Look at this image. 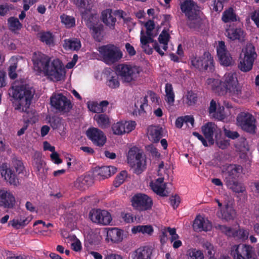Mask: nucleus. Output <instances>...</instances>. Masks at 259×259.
I'll list each match as a JSON object with an SVG mask.
<instances>
[{"mask_svg":"<svg viewBox=\"0 0 259 259\" xmlns=\"http://www.w3.org/2000/svg\"><path fill=\"white\" fill-rule=\"evenodd\" d=\"M0 171L2 176L11 185L17 186L19 184L18 180L15 174L8 167L6 163L2 164L0 167Z\"/></svg>","mask_w":259,"mask_h":259,"instance_id":"obj_19","label":"nucleus"},{"mask_svg":"<svg viewBox=\"0 0 259 259\" xmlns=\"http://www.w3.org/2000/svg\"><path fill=\"white\" fill-rule=\"evenodd\" d=\"M12 166L15 169L16 172L20 174L23 172L24 169L23 163L21 160L17 158H13L12 161Z\"/></svg>","mask_w":259,"mask_h":259,"instance_id":"obj_52","label":"nucleus"},{"mask_svg":"<svg viewBox=\"0 0 259 259\" xmlns=\"http://www.w3.org/2000/svg\"><path fill=\"white\" fill-rule=\"evenodd\" d=\"M223 88L226 93L233 99L239 98L242 95V87L238 82L235 73L229 72L224 75Z\"/></svg>","mask_w":259,"mask_h":259,"instance_id":"obj_5","label":"nucleus"},{"mask_svg":"<svg viewBox=\"0 0 259 259\" xmlns=\"http://www.w3.org/2000/svg\"><path fill=\"white\" fill-rule=\"evenodd\" d=\"M107 240L111 241L117 243L122 240V232L120 230L113 228L109 229L107 231Z\"/></svg>","mask_w":259,"mask_h":259,"instance_id":"obj_31","label":"nucleus"},{"mask_svg":"<svg viewBox=\"0 0 259 259\" xmlns=\"http://www.w3.org/2000/svg\"><path fill=\"white\" fill-rule=\"evenodd\" d=\"M243 168L240 165H230L228 166L227 171L225 173V182L236 180V178L242 172Z\"/></svg>","mask_w":259,"mask_h":259,"instance_id":"obj_23","label":"nucleus"},{"mask_svg":"<svg viewBox=\"0 0 259 259\" xmlns=\"http://www.w3.org/2000/svg\"><path fill=\"white\" fill-rule=\"evenodd\" d=\"M203 248L205 249L206 254L209 257H213L215 254L213 246L209 242H206L203 244Z\"/></svg>","mask_w":259,"mask_h":259,"instance_id":"obj_59","label":"nucleus"},{"mask_svg":"<svg viewBox=\"0 0 259 259\" xmlns=\"http://www.w3.org/2000/svg\"><path fill=\"white\" fill-rule=\"evenodd\" d=\"M231 255L234 259H255L256 254L253 247L245 244L233 245Z\"/></svg>","mask_w":259,"mask_h":259,"instance_id":"obj_7","label":"nucleus"},{"mask_svg":"<svg viewBox=\"0 0 259 259\" xmlns=\"http://www.w3.org/2000/svg\"><path fill=\"white\" fill-rule=\"evenodd\" d=\"M88 27L92 31L91 34L94 39L98 42H101L104 37V26L101 24H88Z\"/></svg>","mask_w":259,"mask_h":259,"instance_id":"obj_25","label":"nucleus"},{"mask_svg":"<svg viewBox=\"0 0 259 259\" xmlns=\"http://www.w3.org/2000/svg\"><path fill=\"white\" fill-rule=\"evenodd\" d=\"M222 20L225 23L236 21V16L232 8H230L224 12Z\"/></svg>","mask_w":259,"mask_h":259,"instance_id":"obj_46","label":"nucleus"},{"mask_svg":"<svg viewBox=\"0 0 259 259\" xmlns=\"http://www.w3.org/2000/svg\"><path fill=\"white\" fill-rule=\"evenodd\" d=\"M218 215L223 220L229 221L233 220L236 215L235 210L233 207L228 204H226L225 207L218 213Z\"/></svg>","mask_w":259,"mask_h":259,"instance_id":"obj_30","label":"nucleus"},{"mask_svg":"<svg viewBox=\"0 0 259 259\" xmlns=\"http://www.w3.org/2000/svg\"><path fill=\"white\" fill-rule=\"evenodd\" d=\"M15 82L12 85L13 97L15 100V109L27 112L35 94V90L27 84L19 85Z\"/></svg>","mask_w":259,"mask_h":259,"instance_id":"obj_1","label":"nucleus"},{"mask_svg":"<svg viewBox=\"0 0 259 259\" xmlns=\"http://www.w3.org/2000/svg\"><path fill=\"white\" fill-rule=\"evenodd\" d=\"M94 119L97 122L99 127L102 128H107L110 124V119L108 116L105 114H96Z\"/></svg>","mask_w":259,"mask_h":259,"instance_id":"obj_34","label":"nucleus"},{"mask_svg":"<svg viewBox=\"0 0 259 259\" xmlns=\"http://www.w3.org/2000/svg\"><path fill=\"white\" fill-rule=\"evenodd\" d=\"M152 250L148 246L140 247L132 253L133 259H151Z\"/></svg>","mask_w":259,"mask_h":259,"instance_id":"obj_27","label":"nucleus"},{"mask_svg":"<svg viewBox=\"0 0 259 259\" xmlns=\"http://www.w3.org/2000/svg\"><path fill=\"white\" fill-rule=\"evenodd\" d=\"M88 138L93 144L99 147H102L106 142V137L100 130L96 127L89 128L86 132Z\"/></svg>","mask_w":259,"mask_h":259,"instance_id":"obj_15","label":"nucleus"},{"mask_svg":"<svg viewBox=\"0 0 259 259\" xmlns=\"http://www.w3.org/2000/svg\"><path fill=\"white\" fill-rule=\"evenodd\" d=\"M211 227V223L200 215L196 217L193 224V229L197 232L209 231Z\"/></svg>","mask_w":259,"mask_h":259,"instance_id":"obj_20","label":"nucleus"},{"mask_svg":"<svg viewBox=\"0 0 259 259\" xmlns=\"http://www.w3.org/2000/svg\"><path fill=\"white\" fill-rule=\"evenodd\" d=\"M93 180L89 176H81L74 183V187L80 191H84L92 184Z\"/></svg>","mask_w":259,"mask_h":259,"instance_id":"obj_24","label":"nucleus"},{"mask_svg":"<svg viewBox=\"0 0 259 259\" xmlns=\"http://www.w3.org/2000/svg\"><path fill=\"white\" fill-rule=\"evenodd\" d=\"M227 187L232 190L233 192L237 193H242L245 191V187L241 183H238L236 180L229 181L225 183Z\"/></svg>","mask_w":259,"mask_h":259,"instance_id":"obj_37","label":"nucleus"},{"mask_svg":"<svg viewBox=\"0 0 259 259\" xmlns=\"http://www.w3.org/2000/svg\"><path fill=\"white\" fill-rule=\"evenodd\" d=\"M17 67V64L14 63L9 68V75L12 79H15L17 77V74L16 72Z\"/></svg>","mask_w":259,"mask_h":259,"instance_id":"obj_64","label":"nucleus"},{"mask_svg":"<svg viewBox=\"0 0 259 259\" xmlns=\"http://www.w3.org/2000/svg\"><path fill=\"white\" fill-rule=\"evenodd\" d=\"M249 234V231L247 229L239 228L237 230H234L233 237L242 241H244L248 239Z\"/></svg>","mask_w":259,"mask_h":259,"instance_id":"obj_43","label":"nucleus"},{"mask_svg":"<svg viewBox=\"0 0 259 259\" xmlns=\"http://www.w3.org/2000/svg\"><path fill=\"white\" fill-rule=\"evenodd\" d=\"M163 178H159L155 182H152L150 183V186L153 191L162 197L167 196L168 194V192L165 190L166 184L163 183Z\"/></svg>","mask_w":259,"mask_h":259,"instance_id":"obj_21","label":"nucleus"},{"mask_svg":"<svg viewBox=\"0 0 259 259\" xmlns=\"http://www.w3.org/2000/svg\"><path fill=\"white\" fill-rule=\"evenodd\" d=\"M181 9L183 12L185 14L186 16L191 17V15L196 14H200L198 7L192 0L185 1L181 5Z\"/></svg>","mask_w":259,"mask_h":259,"instance_id":"obj_22","label":"nucleus"},{"mask_svg":"<svg viewBox=\"0 0 259 259\" xmlns=\"http://www.w3.org/2000/svg\"><path fill=\"white\" fill-rule=\"evenodd\" d=\"M224 132L225 136L233 140L236 139L239 137V134L236 131H232L224 128Z\"/></svg>","mask_w":259,"mask_h":259,"instance_id":"obj_62","label":"nucleus"},{"mask_svg":"<svg viewBox=\"0 0 259 259\" xmlns=\"http://www.w3.org/2000/svg\"><path fill=\"white\" fill-rule=\"evenodd\" d=\"M32 60L33 63V68L38 73H44L48 68L51 62L50 58L47 55L40 52H34L33 54Z\"/></svg>","mask_w":259,"mask_h":259,"instance_id":"obj_12","label":"nucleus"},{"mask_svg":"<svg viewBox=\"0 0 259 259\" xmlns=\"http://www.w3.org/2000/svg\"><path fill=\"white\" fill-rule=\"evenodd\" d=\"M89 109L94 113H100L103 112V110L100 107L99 104L97 102H92L91 104H88Z\"/></svg>","mask_w":259,"mask_h":259,"instance_id":"obj_60","label":"nucleus"},{"mask_svg":"<svg viewBox=\"0 0 259 259\" xmlns=\"http://www.w3.org/2000/svg\"><path fill=\"white\" fill-rule=\"evenodd\" d=\"M187 24L189 27L195 29L200 27L202 20L199 17V14L195 13V14L191 15V17H187Z\"/></svg>","mask_w":259,"mask_h":259,"instance_id":"obj_36","label":"nucleus"},{"mask_svg":"<svg viewBox=\"0 0 259 259\" xmlns=\"http://www.w3.org/2000/svg\"><path fill=\"white\" fill-rule=\"evenodd\" d=\"M8 26L12 31L20 30L22 28V24L19 19L14 17H11L8 19Z\"/></svg>","mask_w":259,"mask_h":259,"instance_id":"obj_40","label":"nucleus"},{"mask_svg":"<svg viewBox=\"0 0 259 259\" xmlns=\"http://www.w3.org/2000/svg\"><path fill=\"white\" fill-rule=\"evenodd\" d=\"M40 40L46 45L51 46L54 45V36L50 32H40L38 34Z\"/></svg>","mask_w":259,"mask_h":259,"instance_id":"obj_42","label":"nucleus"},{"mask_svg":"<svg viewBox=\"0 0 259 259\" xmlns=\"http://www.w3.org/2000/svg\"><path fill=\"white\" fill-rule=\"evenodd\" d=\"M188 259H204L203 253L200 250L196 249H190L187 253Z\"/></svg>","mask_w":259,"mask_h":259,"instance_id":"obj_47","label":"nucleus"},{"mask_svg":"<svg viewBox=\"0 0 259 259\" xmlns=\"http://www.w3.org/2000/svg\"><path fill=\"white\" fill-rule=\"evenodd\" d=\"M226 0H214L213 10L216 12H221L223 9V4Z\"/></svg>","mask_w":259,"mask_h":259,"instance_id":"obj_63","label":"nucleus"},{"mask_svg":"<svg viewBox=\"0 0 259 259\" xmlns=\"http://www.w3.org/2000/svg\"><path fill=\"white\" fill-rule=\"evenodd\" d=\"M49 121L54 130L58 128L61 125V119L56 116L50 117Z\"/></svg>","mask_w":259,"mask_h":259,"instance_id":"obj_58","label":"nucleus"},{"mask_svg":"<svg viewBox=\"0 0 259 259\" xmlns=\"http://www.w3.org/2000/svg\"><path fill=\"white\" fill-rule=\"evenodd\" d=\"M61 19L67 27L70 28L75 25V19L73 17L63 14L61 16Z\"/></svg>","mask_w":259,"mask_h":259,"instance_id":"obj_53","label":"nucleus"},{"mask_svg":"<svg viewBox=\"0 0 259 259\" xmlns=\"http://www.w3.org/2000/svg\"><path fill=\"white\" fill-rule=\"evenodd\" d=\"M201 129L204 136L210 145H213L214 143V140L213 138V135L215 134V136L216 135H219L221 133V130L218 128L217 126L212 122L205 124L202 126Z\"/></svg>","mask_w":259,"mask_h":259,"instance_id":"obj_17","label":"nucleus"},{"mask_svg":"<svg viewBox=\"0 0 259 259\" xmlns=\"http://www.w3.org/2000/svg\"><path fill=\"white\" fill-rule=\"evenodd\" d=\"M29 221H28L27 219H14L12 221L9 222V225H11L14 228L18 229L24 227L29 223Z\"/></svg>","mask_w":259,"mask_h":259,"instance_id":"obj_48","label":"nucleus"},{"mask_svg":"<svg viewBox=\"0 0 259 259\" xmlns=\"http://www.w3.org/2000/svg\"><path fill=\"white\" fill-rule=\"evenodd\" d=\"M119 75L115 72H111L107 77V84L111 89H116L119 87Z\"/></svg>","mask_w":259,"mask_h":259,"instance_id":"obj_35","label":"nucleus"},{"mask_svg":"<svg viewBox=\"0 0 259 259\" xmlns=\"http://www.w3.org/2000/svg\"><path fill=\"white\" fill-rule=\"evenodd\" d=\"M191 62L194 67L200 70H207L210 72L214 70L213 60L209 52H204L201 57H192Z\"/></svg>","mask_w":259,"mask_h":259,"instance_id":"obj_9","label":"nucleus"},{"mask_svg":"<svg viewBox=\"0 0 259 259\" xmlns=\"http://www.w3.org/2000/svg\"><path fill=\"white\" fill-rule=\"evenodd\" d=\"M116 168L112 166H102L99 169L98 174L103 179L107 178L110 177L112 175L115 174L116 171Z\"/></svg>","mask_w":259,"mask_h":259,"instance_id":"obj_39","label":"nucleus"},{"mask_svg":"<svg viewBox=\"0 0 259 259\" xmlns=\"http://www.w3.org/2000/svg\"><path fill=\"white\" fill-rule=\"evenodd\" d=\"M225 34L232 40H238L239 41H243L244 40V32L240 28H229L226 29Z\"/></svg>","mask_w":259,"mask_h":259,"instance_id":"obj_28","label":"nucleus"},{"mask_svg":"<svg viewBox=\"0 0 259 259\" xmlns=\"http://www.w3.org/2000/svg\"><path fill=\"white\" fill-rule=\"evenodd\" d=\"M166 101L170 104L174 102L175 95L171 84L166 83L165 85Z\"/></svg>","mask_w":259,"mask_h":259,"instance_id":"obj_51","label":"nucleus"},{"mask_svg":"<svg viewBox=\"0 0 259 259\" xmlns=\"http://www.w3.org/2000/svg\"><path fill=\"white\" fill-rule=\"evenodd\" d=\"M101 19L103 22L110 29H113L114 28L116 19L111 9H107L103 11Z\"/></svg>","mask_w":259,"mask_h":259,"instance_id":"obj_26","label":"nucleus"},{"mask_svg":"<svg viewBox=\"0 0 259 259\" xmlns=\"http://www.w3.org/2000/svg\"><path fill=\"white\" fill-rule=\"evenodd\" d=\"M127 172L125 170L121 171L116 177L114 183L115 186L118 187L122 184L127 178Z\"/></svg>","mask_w":259,"mask_h":259,"instance_id":"obj_57","label":"nucleus"},{"mask_svg":"<svg viewBox=\"0 0 259 259\" xmlns=\"http://www.w3.org/2000/svg\"><path fill=\"white\" fill-rule=\"evenodd\" d=\"M51 106L59 112H69L73 105L70 100L62 94L53 95L50 99Z\"/></svg>","mask_w":259,"mask_h":259,"instance_id":"obj_10","label":"nucleus"},{"mask_svg":"<svg viewBox=\"0 0 259 259\" xmlns=\"http://www.w3.org/2000/svg\"><path fill=\"white\" fill-rule=\"evenodd\" d=\"M206 83L215 93L220 94L222 92L224 91L222 87V83L223 84V82L219 79L208 78L206 80Z\"/></svg>","mask_w":259,"mask_h":259,"instance_id":"obj_33","label":"nucleus"},{"mask_svg":"<svg viewBox=\"0 0 259 259\" xmlns=\"http://www.w3.org/2000/svg\"><path fill=\"white\" fill-rule=\"evenodd\" d=\"M215 141L217 146L222 149H225L230 145V140L221 138V133L216 135Z\"/></svg>","mask_w":259,"mask_h":259,"instance_id":"obj_49","label":"nucleus"},{"mask_svg":"<svg viewBox=\"0 0 259 259\" xmlns=\"http://www.w3.org/2000/svg\"><path fill=\"white\" fill-rule=\"evenodd\" d=\"M218 55L221 64L223 65L229 66L232 64V58L228 51L218 54Z\"/></svg>","mask_w":259,"mask_h":259,"instance_id":"obj_45","label":"nucleus"},{"mask_svg":"<svg viewBox=\"0 0 259 259\" xmlns=\"http://www.w3.org/2000/svg\"><path fill=\"white\" fill-rule=\"evenodd\" d=\"M132 202V206L140 211L150 209L153 204L151 198L146 195L142 194H138L133 196Z\"/></svg>","mask_w":259,"mask_h":259,"instance_id":"obj_13","label":"nucleus"},{"mask_svg":"<svg viewBox=\"0 0 259 259\" xmlns=\"http://www.w3.org/2000/svg\"><path fill=\"white\" fill-rule=\"evenodd\" d=\"M65 74L63 65L59 59L53 60L44 73L45 76L54 81L61 80Z\"/></svg>","mask_w":259,"mask_h":259,"instance_id":"obj_8","label":"nucleus"},{"mask_svg":"<svg viewBox=\"0 0 259 259\" xmlns=\"http://www.w3.org/2000/svg\"><path fill=\"white\" fill-rule=\"evenodd\" d=\"M255 119L250 113L241 112L237 117V124L244 131L250 134H254L256 130Z\"/></svg>","mask_w":259,"mask_h":259,"instance_id":"obj_11","label":"nucleus"},{"mask_svg":"<svg viewBox=\"0 0 259 259\" xmlns=\"http://www.w3.org/2000/svg\"><path fill=\"white\" fill-rule=\"evenodd\" d=\"M98 51L103 61L109 65L118 62L122 57L120 49L113 44L102 46L99 48Z\"/></svg>","mask_w":259,"mask_h":259,"instance_id":"obj_4","label":"nucleus"},{"mask_svg":"<svg viewBox=\"0 0 259 259\" xmlns=\"http://www.w3.org/2000/svg\"><path fill=\"white\" fill-rule=\"evenodd\" d=\"M153 231V229L150 225H139L134 226L132 229V232L134 234L137 233H142L143 234H147L151 235Z\"/></svg>","mask_w":259,"mask_h":259,"instance_id":"obj_41","label":"nucleus"},{"mask_svg":"<svg viewBox=\"0 0 259 259\" xmlns=\"http://www.w3.org/2000/svg\"><path fill=\"white\" fill-rule=\"evenodd\" d=\"M170 38L169 34L167 31L164 29L158 37L159 42L161 45L162 49L166 51L167 49V44Z\"/></svg>","mask_w":259,"mask_h":259,"instance_id":"obj_44","label":"nucleus"},{"mask_svg":"<svg viewBox=\"0 0 259 259\" xmlns=\"http://www.w3.org/2000/svg\"><path fill=\"white\" fill-rule=\"evenodd\" d=\"M256 57V54L254 46L251 44H247L240 54L238 68L243 72L249 71L252 68Z\"/></svg>","mask_w":259,"mask_h":259,"instance_id":"obj_6","label":"nucleus"},{"mask_svg":"<svg viewBox=\"0 0 259 259\" xmlns=\"http://www.w3.org/2000/svg\"><path fill=\"white\" fill-rule=\"evenodd\" d=\"M153 37H146L145 35L143 30L141 31V37L140 41L142 45V47L144 49L145 53L148 54H151L152 53V49L149 48V44L150 42H153L156 41L153 39Z\"/></svg>","mask_w":259,"mask_h":259,"instance_id":"obj_32","label":"nucleus"},{"mask_svg":"<svg viewBox=\"0 0 259 259\" xmlns=\"http://www.w3.org/2000/svg\"><path fill=\"white\" fill-rule=\"evenodd\" d=\"M15 197L10 192L4 190H0V205L5 208H13L15 204Z\"/></svg>","mask_w":259,"mask_h":259,"instance_id":"obj_18","label":"nucleus"},{"mask_svg":"<svg viewBox=\"0 0 259 259\" xmlns=\"http://www.w3.org/2000/svg\"><path fill=\"white\" fill-rule=\"evenodd\" d=\"M45 162L41 159H37L35 161V166L38 172V175L42 178L46 177L47 169L45 168Z\"/></svg>","mask_w":259,"mask_h":259,"instance_id":"obj_50","label":"nucleus"},{"mask_svg":"<svg viewBox=\"0 0 259 259\" xmlns=\"http://www.w3.org/2000/svg\"><path fill=\"white\" fill-rule=\"evenodd\" d=\"M197 100V96L196 94L192 92H188L186 97V103L188 106L194 105Z\"/></svg>","mask_w":259,"mask_h":259,"instance_id":"obj_56","label":"nucleus"},{"mask_svg":"<svg viewBox=\"0 0 259 259\" xmlns=\"http://www.w3.org/2000/svg\"><path fill=\"white\" fill-rule=\"evenodd\" d=\"M2 44L5 48L10 50H14L16 49L15 44L13 42V41L10 39L8 36H4L2 38Z\"/></svg>","mask_w":259,"mask_h":259,"instance_id":"obj_54","label":"nucleus"},{"mask_svg":"<svg viewBox=\"0 0 259 259\" xmlns=\"http://www.w3.org/2000/svg\"><path fill=\"white\" fill-rule=\"evenodd\" d=\"M217 228L219 229L221 231L229 237H233L234 229L225 225H218Z\"/></svg>","mask_w":259,"mask_h":259,"instance_id":"obj_61","label":"nucleus"},{"mask_svg":"<svg viewBox=\"0 0 259 259\" xmlns=\"http://www.w3.org/2000/svg\"><path fill=\"white\" fill-rule=\"evenodd\" d=\"M117 71L122 82L134 85L138 83L141 70L136 66L121 64L117 67Z\"/></svg>","mask_w":259,"mask_h":259,"instance_id":"obj_2","label":"nucleus"},{"mask_svg":"<svg viewBox=\"0 0 259 259\" xmlns=\"http://www.w3.org/2000/svg\"><path fill=\"white\" fill-rule=\"evenodd\" d=\"M127 163L134 172L141 174L146 168V161L142 151L137 147L131 148L127 154Z\"/></svg>","mask_w":259,"mask_h":259,"instance_id":"obj_3","label":"nucleus"},{"mask_svg":"<svg viewBox=\"0 0 259 259\" xmlns=\"http://www.w3.org/2000/svg\"><path fill=\"white\" fill-rule=\"evenodd\" d=\"M89 217L93 222L103 225H108L112 221L110 213L105 210L92 209Z\"/></svg>","mask_w":259,"mask_h":259,"instance_id":"obj_14","label":"nucleus"},{"mask_svg":"<svg viewBox=\"0 0 259 259\" xmlns=\"http://www.w3.org/2000/svg\"><path fill=\"white\" fill-rule=\"evenodd\" d=\"M136 123L135 121H119L112 125L113 133L117 135H121L125 133H129L133 130Z\"/></svg>","mask_w":259,"mask_h":259,"instance_id":"obj_16","label":"nucleus"},{"mask_svg":"<svg viewBox=\"0 0 259 259\" xmlns=\"http://www.w3.org/2000/svg\"><path fill=\"white\" fill-rule=\"evenodd\" d=\"M63 47L66 50H78L81 47L80 41L76 38L66 39L64 40Z\"/></svg>","mask_w":259,"mask_h":259,"instance_id":"obj_38","label":"nucleus"},{"mask_svg":"<svg viewBox=\"0 0 259 259\" xmlns=\"http://www.w3.org/2000/svg\"><path fill=\"white\" fill-rule=\"evenodd\" d=\"M79 9L87 10L90 9L91 0H71Z\"/></svg>","mask_w":259,"mask_h":259,"instance_id":"obj_55","label":"nucleus"},{"mask_svg":"<svg viewBox=\"0 0 259 259\" xmlns=\"http://www.w3.org/2000/svg\"><path fill=\"white\" fill-rule=\"evenodd\" d=\"M162 129L157 126H150L148 128L149 139L154 143H157L162 138Z\"/></svg>","mask_w":259,"mask_h":259,"instance_id":"obj_29","label":"nucleus"}]
</instances>
